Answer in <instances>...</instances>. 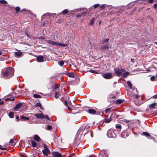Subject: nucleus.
Masks as SVG:
<instances>
[{
    "label": "nucleus",
    "mask_w": 157,
    "mask_h": 157,
    "mask_svg": "<svg viewBox=\"0 0 157 157\" xmlns=\"http://www.w3.org/2000/svg\"><path fill=\"white\" fill-rule=\"evenodd\" d=\"M3 71L2 75L7 78H9L13 75L14 70L13 68L10 67L5 68Z\"/></svg>",
    "instance_id": "nucleus-1"
},
{
    "label": "nucleus",
    "mask_w": 157,
    "mask_h": 157,
    "mask_svg": "<svg viewBox=\"0 0 157 157\" xmlns=\"http://www.w3.org/2000/svg\"><path fill=\"white\" fill-rule=\"evenodd\" d=\"M115 73L118 76H121L123 78H126L129 74L128 71H126L125 70L119 68H115L114 69Z\"/></svg>",
    "instance_id": "nucleus-2"
},
{
    "label": "nucleus",
    "mask_w": 157,
    "mask_h": 157,
    "mask_svg": "<svg viewBox=\"0 0 157 157\" xmlns=\"http://www.w3.org/2000/svg\"><path fill=\"white\" fill-rule=\"evenodd\" d=\"M127 83L129 87L130 90L129 91L128 94H130L132 97H134L136 99L138 98L139 96L137 94V90L132 86V84L130 81H128Z\"/></svg>",
    "instance_id": "nucleus-3"
},
{
    "label": "nucleus",
    "mask_w": 157,
    "mask_h": 157,
    "mask_svg": "<svg viewBox=\"0 0 157 157\" xmlns=\"http://www.w3.org/2000/svg\"><path fill=\"white\" fill-rule=\"evenodd\" d=\"M47 43L52 45L59 46L63 47H66L67 46V44H63L61 43H58L51 40H48L47 41Z\"/></svg>",
    "instance_id": "nucleus-4"
},
{
    "label": "nucleus",
    "mask_w": 157,
    "mask_h": 157,
    "mask_svg": "<svg viewBox=\"0 0 157 157\" xmlns=\"http://www.w3.org/2000/svg\"><path fill=\"white\" fill-rule=\"evenodd\" d=\"M107 135L109 138H115L116 137V135L111 129H110L108 131Z\"/></svg>",
    "instance_id": "nucleus-5"
},
{
    "label": "nucleus",
    "mask_w": 157,
    "mask_h": 157,
    "mask_svg": "<svg viewBox=\"0 0 157 157\" xmlns=\"http://www.w3.org/2000/svg\"><path fill=\"white\" fill-rule=\"evenodd\" d=\"M114 76L112 73H106L102 75L103 77L105 79H109L112 78Z\"/></svg>",
    "instance_id": "nucleus-6"
},
{
    "label": "nucleus",
    "mask_w": 157,
    "mask_h": 157,
    "mask_svg": "<svg viewBox=\"0 0 157 157\" xmlns=\"http://www.w3.org/2000/svg\"><path fill=\"white\" fill-rule=\"evenodd\" d=\"M42 152L43 154L46 156H48L50 153L49 149L46 145L44 146V149L42 150Z\"/></svg>",
    "instance_id": "nucleus-7"
},
{
    "label": "nucleus",
    "mask_w": 157,
    "mask_h": 157,
    "mask_svg": "<svg viewBox=\"0 0 157 157\" xmlns=\"http://www.w3.org/2000/svg\"><path fill=\"white\" fill-rule=\"evenodd\" d=\"M98 157H108L107 153L105 151H101Z\"/></svg>",
    "instance_id": "nucleus-8"
},
{
    "label": "nucleus",
    "mask_w": 157,
    "mask_h": 157,
    "mask_svg": "<svg viewBox=\"0 0 157 157\" xmlns=\"http://www.w3.org/2000/svg\"><path fill=\"white\" fill-rule=\"evenodd\" d=\"M52 154L53 157H63V155L57 152H53L52 153Z\"/></svg>",
    "instance_id": "nucleus-9"
},
{
    "label": "nucleus",
    "mask_w": 157,
    "mask_h": 157,
    "mask_svg": "<svg viewBox=\"0 0 157 157\" xmlns=\"http://www.w3.org/2000/svg\"><path fill=\"white\" fill-rule=\"evenodd\" d=\"M36 60L37 62H41L45 61V59L42 56H39L36 57Z\"/></svg>",
    "instance_id": "nucleus-10"
},
{
    "label": "nucleus",
    "mask_w": 157,
    "mask_h": 157,
    "mask_svg": "<svg viewBox=\"0 0 157 157\" xmlns=\"http://www.w3.org/2000/svg\"><path fill=\"white\" fill-rule=\"evenodd\" d=\"M34 116L39 119L44 118V116L42 113H36L34 114Z\"/></svg>",
    "instance_id": "nucleus-11"
},
{
    "label": "nucleus",
    "mask_w": 157,
    "mask_h": 157,
    "mask_svg": "<svg viewBox=\"0 0 157 157\" xmlns=\"http://www.w3.org/2000/svg\"><path fill=\"white\" fill-rule=\"evenodd\" d=\"M109 43H107L105 44L102 47L100 48V49L101 50L103 49H108L109 48Z\"/></svg>",
    "instance_id": "nucleus-12"
},
{
    "label": "nucleus",
    "mask_w": 157,
    "mask_h": 157,
    "mask_svg": "<svg viewBox=\"0 0 157 157\" xmlns=\"http://www.w3.org/2000/svg\"><path fill=\"white\" fill-rule=\"evenodd\" d=\"M65 74L68 76V77L71 78H74L75 77V75L74 73H66Z\"/></svg>",
    "instance_id": "nucleus-13"
},
{
    "label": "nucleus",
    "mask_w": 157,
    "mask_h": 157,
    "mask_svg": "<svg viewBox=\"0 0 157 157\" xmlns=\"http://www.w3.org/2000/svg\"><path fill=\"white\" fill-rule=\"evenodd\" d=\"M22 104L21 103H19L16 105L14 107V109L16 110H17V109H19L22 106Z\"/></svg>",
    "instance_id": "nucleus-14"
},
{
    "label": "nucleus",
    "mask_w": 157,
    "mask_h": 157,
    "mask_svg": "<svg viewBox=\"0 0 157 157\" xmlns=\"http://www.w3.org/2000/svg\"><path fill=\"white\" fill-rule=\"evenodd\" d=\"M156 103H153L151 104L149 106L150 109H153L155 108V107L156 105Z\"/></svg>",
    "instance_id": "nucleus-15"
},
{
    "label": "nucleus",
    "mask_w": 157,
    "mask_h": 157,
    "mask_svg": "<svg viewBox=\"0 0 157 157\" xmlns=\"http://www.w3.org/2000/svg\"><path fill=\"white\" fill-rule=\"evenodd\" d=\"M112 120V118L111 117L109 118H106L105 119L104 121L105 122L109 123Z\"/></svg>",
    "instance_id": "nucleus-16"
},
{
    "label": "nucleus",
    "mask_w": 157,
    "mask_h": 157,
    "mask_svg": "<svg viewBox=\"0 0 157 157\" xmlns=\"http://www.w3.org/2000/svg\"><path fill=\"white\" fill-rule=\"evenodd\" d=\"M88 113L90 114H94L96 112L93 109H89L88 110Z\"/></svg>",
    "instance_id": "nucleus-17"
},
{
    "label": "nucleus",
    "mask_w": 157,
    "mask_h": 157,
    "mask_svg": "<svg viewBox=\"0 0 157 157\" xmlns=\"http://www.w3.org/2000/svg\"><path fill=\"white\" fill-rule=\"evenodd\" d=\"M116 128L117 129H118L119 131H120L121 128V126L120 124H117L116 125Z\"/></svg>",
    "instance_id": "nucleus-18"
},
{
    "label": "nucleus",
    "mask_w": 157,
    "mask_h": 157,
    "mask_svg": "<svg viewBox=\"0 0 157 157\" xmlns=\"http://www.w3.org/2000/svg\"><path fill=\"white\" fill-rule=\"evenodd\" d=\"M34 139L36 141H39L40 138L37 135H35L34 136Z\"/></svg>",
    "instance_id": "nucleus-19"
},
{
    "label": "nucleus",
    "mask_w": 157,
    "mask_h": 157,
    "mask_svg": "<svg viewBox=\"0 0 157 157\" xmlns=\"http://www.w3.org/2000/svg\"><path fill=\"white\" fill-rule=\"evenodd\" d=\"M142 134L147 137H151L150 135L148 132H144L142 133Z\"/></svg>",
    "instance_id": "nucleus-20"
},
{
    "label": "nucleus",
    "mask_w": 157,
    "mask_h": 157,
    "mask_svg": "<svg viewBox=\"0 0 157 157\" xmlns=\"http://www.w3.org/2000/svg\"><path fill=\"white\" fill-rule=\"evenodd\" d=\"M14 113L13 112H10L9 113V117L10 118H13L14 117Z\"/></svg>",
    "instance_id": "nucleus-21"
},
{
    "label": "nucleus",
    "mask_w": 157,
    "mask_h": 157,
    "mask_svg": "<svg viewBox=\"0 0 157 157\" xmlns=\"http://www.w3.org/2000/svg\"><path fill=\"white\" fill-rule=\"evenodd\" d=\"M31 142L32 144V145L33 147H35L36 146L37 143L35 142L33 140H31Z\"/></svg>",
    "instance_id": "nucleus-22"
},
{
    "label": "nucleus",
    "mask_w": 157,
    "mask_h": 157,
    "mask_svg": "<svg viewBox=\"0 0 157 157\" xmlns=\"http://www.w3.org/2000/svg\"><path fill=\"white\" fill-rule=\"evenodd\" d=\"M50 15V13H47L46 14H45L43 15L42 16L41 18H43L46 17L47 16H48V17Z\"/></svg>",
    "instance_id": "nucleus-23"
},
{
    "label": "nucleus",
    "mask_w": 157,
    "mask_h": 157,
    "mask_svg": "<svg viewBox=\"0 0 157 157\" xmlns=\"http://www.w3.org/2000/svg\"><path fill=\"white\" fill-rule=\"evenodd\" d=\"M22 54V52H15V55L17 56H20Z\"/></svg>",
    "instance_id": "nucleus-24"
},
{
    "label": "nucleus",
    "mask_w": 157,
    "mask_h": 157,
    "mask_svg": "<svg viewBox=\"0 0 157 157\" xmlns=\"http://www.w3.org/2000/svg\"><path fill=\"white\" fill-rule=\"evenodd\" d=\"M9 144L11 145H13L15 144V142L13 139H11L9 142Z\"/></svg>",
    "instance_id": "nucleus-25"
},
{
    "label": "nucleus",
    "mask_w": 157,
    "mask_h": 157,
    "mask_svg": "<svg viewBox=\"0 0 157 157\" xmlns=\"http://www.w3.org/2000/svg\"><path fill=\"white\" fill-rule=\"evenodd\" d=\"M33 97L36 98H41V96L40 95L36 94H34L33 95Z\"/></svg>",
    "instance_id": "nucleus-26"
},
{
    "label": "nucleus",
    "mask_w": 157,
    "mask_h": 157,
    "mask_svg": "<svg viewBox=\"0 0 157 157\" xmlns=\"http://www.w3.org/2000/svg\"><path fill=\"white\" fill-rule=\"evenodd\" d=\"M109 40V39L108 38L104 39L102 40V44H105Z\"/></svg>",
    "instance_id": "nucleus-27"
},
{
    "label": "nucleus",
    "mask_w": 157,
    "mask_h": 157,
    "mask_svg": "<svg viewBox=\"0 0 157 157\" xmlns=\"http://www.w3.org/2000/svg\"><path fill=\"white\" fill-rule=\"evenodd\" d=\"M59 95L57 91H56L54 97L55 98L57 99L59 98Z\"/></svg>",
    "instance_id": "nucleus-28"
},
{
    "label": "nucleus",
    "mask_w": 157,
    "mask_h": 157,
    "mask_svg": "<svg viewBox=\"0 0 157 157\" xmlns=\"http://www.w3.org/2000/svg\"><path fill=\"white\" fill-rule=\"evenodd\" d=\"M123 101L121 99H117L115 101L116 103L120 104L122 103Z\"/></svg>",
    "instance_id": "nucleus-29"
},
{
    "label": "nucleus",
    "mask_w": 157,
    "mask_h": 157,
    "mask_svg": "<svg viewBox=\"0 0 157 157\" xmlns=\"http://www.w3.org/2000/svg\"><path fill=\"white\" fill-rule=\"evenodd\" d=\"M68 12V10L67 9H65L62 11V13L63 14H65Z\"/></svg>",
    "instance_id": "nucleus-30"
},
{
    "label": "nucleus",
    "mask_w": 157,
    "mask_h": 157,
    "mask_svg": "<svg viewBox=\"0 0 157 157\" xmlns=\"http://www.w3.org/2000/svg\"><path fill=\"white\" fill-rule=\"evenodd\" d=\"M21 119L23 120H28L29 119V118L27 117H25L23 116H21Z\"/></svg>",
    "instance_id": "nucleus-31"
},
{
    "label": "nucleus",
    "mask_w": 157,
    "mask_h": 157,
    "mask_svg": "<svg viewBox=\"0 0 157 157\" xmlns=\"http://www.w3.org/2000/svg\"><path fill=\"white\" fill-rule=\"evenodd\" d=\"M64 62L63 61L61 60L59 61V64L61 66H62L64 64Z\"/></svg>",
    "instance_id": "nucleus-32"
},
{
    "label": "nucleus",
    "mask_w": 157,
    "mask_h": 157,
    "mask_svg": "<svg viewBox=\"0 0 157 157\" xmlns=\"http://www.w3.org/2000/svg\"><path fill=\"white\" fill-rule=\"evenodd\" d=\"M106 5L105 4H103L100 6V8L101 10H102L105 8Z\"/></svg>",
    "instance_id": "nucleus-33"
},
{
    "label": "nucleus",
    "mask_w": 157,
    "mask_h": 157,
    "mask_svg": "<svg viewBox=\"0 0 157 157\" xmlns=\"http://www.w3.org/2000/svg\"><path fill=\"white\" fill-rule=\"evenodd\" d=\"M36 107H39L40 108L41 107V105L40 103H37L35 105Z\"/></svg>",
    "instance_id": "nucleus-34"
},
{
    "label": "nucleus",
    "mask_w": 157,
    "mask_h": 157,
    "mask_svg": "<svg viewBox=\"0 0 157 157\" xmlns=\"http://www.w3.org/2000/svg\"><path fill=\"white\" fill-rule=\"evenodd\" d=\"M94 18H92L90 21V25H93V24H94Z\"/></svg>",
    "instance_id": "nucleus-35"
},
{
    "label": "nucleus",
    "mask_w": 157,
    "mask_h": 157,
    "mask_svg": "<svg viewBox=\"0 0 157 157\" xmlns=\"http://www.w3.org/2000/svg\"><path fill=\"white\" fill-rule=\"evenodd\" d=\"M0 3L6 4L7 2L5 0H0Z\"/></svg>",
    "instance_id": "nucleus-36"
},
{
    "label": "nucleus",
    "mask_w": 157,
    "mask_h": 157,
    "mask_svg": "<svg viewBox=\"0 0 157 157\" xmlns=\"http://www.w3.org/2000/svg\"><path fill=\"white\" fill-rule=\"evenodd\" d=\"M52 129V127L51 125H48L47 127V129L48 130H50Z\"/></svg>",
    "instance_id": "nucleus-37"
},
{
    "label": "nucleus",
    "mask_w": 157,
    "mask_h": 157,
    "mask_svg": "<svg viewBox=\"0 0 157 157\" xmlns=\"http://www.w3.org/2000/svg\"><path fill=\"white\" fill-rule=\"evenodd\" d=\"M100 6V5L99 4H95L94 6V9H96L99 7Z\"/></svg>",
    "instance_id": "nucleus-38"
},
{
    "label": "nucleus",
    "mask_w": 157,
    "mask_h": 157,
    "mask_svg": "<svg viewBox=\"0 0 157 157\" xmlns=\"http://www.w3.org/2000/svg\"><path fill=\"white\" fill-rule=\"evenodd\" d=\"M15 10L16 11V12L17 13L20 10V8L18 7H17L15 8Z\"/></svg>",
    "instance_id": "nucleus-39"
},
{
    "label": "nucleus",
    "mask_w": 157,
    "mask_h": 157,
    "mask_svg": "<svg viewBox=\"0 0 157 157\" xmlns=\"http://www.w3.org/2000/svg\"><path fill=\"white\" fill-rule=\"evenodd\" d=\"M58 88L57 87V84L56 83H55L54 84V89H56Z\"/></svg>",
    "instance_id": "nucleus-40"
},
{
    "label": "nucleus",
    "mask_w": 157,
    "mask_h": 157,
    "mask_svg": "<svg viewBox=\"0 0 157 157\" xmlns=\"http://www.w3.org/2000/svg\"><path fill=\"white\" fill-rule=\"evenodd\" d=\"M89 71L92 73H97V72L96 71H95L94 70H90Z\"/></svg>",
    "instance_id": "nucleus-41"
},
{
    "label": "nucleus",
    "mask_w": 157,
    "mask_h": 157,
    "mask_svg": "<svg viewBox=\"0 0 157 157\" xmlns=\"http://www.w3.org/2000/svg\"><path fill=\"white\" fill-rule=\"evenodd\" d=\"M122 121L124 122L128 123V122H129L130 121L125 119L123 120Z\"/></svg>",
    "instance_id": "nucleus-42"
},
{
    "label": "nucleus",
    "mask_w": 157,
    "mask_h": 157,
    "mask_svg": "<svg viewBox=\"0 0 157 157\" xmlns=\"http://www.w3.org/2000/svg\"><path fill=\"white\" fill-rule=\"evenodd\" d=\"M111 109V108H108L106 109L105 110V113H108L109 111Z\"/></svg>",
    "instance_id": "nucleus-43"
},
{
    "label": "nucleus",
    "mask_w": 157,
    "mask_h": 157,
    "mask_svg": "<svg viewBox=\"0 0 157 157\" xmlns=\"http://www.w3.org/2000/svg\"><path fill=\"white\" fill-rule=\"evenodd\" d=\"M44 117H45L44 118H45L46 119L49 121L50 120V118L48 116L46 115L45 116H44Z\"/></svg>",
    "instance_id": "nucleus-44"
},
{
    "label": "nucleus",
    "mask_w": 157,
    "mask_h": 157,
    "mask_svg": "<svg viewBox=\"0 0 157 157\" xmlns=\"http://www.w3.org/2000/svg\"><path fill=\"white\" fill-rule=\"evenodd\" d=\"M6 148L3 147H2V146L1 145H0V149L2 150H6Z\"/></svg>",
    "instance_id": "nucleus-45"
},
{
    "label": "nucleus",
    "mask_w": 157,
    "mask_h": 157,
    "mask_svg": "<svg viewBox=\"0 0 157 157\" xmlns=\"http://www.w3.org/2000/svg\"><path fill=\"white\" fill-rule=\"evenodd\" d=\"M150 79L152 81H153L155 79V77L154 76H152L151 77Z\"/></svg>",
    "instance_id": "nucleus-46"
},
{
    "label": "nucleus",
    "mask_w": 157,
    "mask_h": 157,
    "mask_svg": "<svg viewBox=\"0 0 157 157\" xmlns=\"http://www.w3.org/2000/svg\"><path fill=\"white\" fill-rule=\"evenodd\" d=\"M4 103V101H2V99L0 98V105L3 104Z\"/></svg>",
    "instance_id": "nucleus-47"
},
{
    "label": "nucleus",
    "mask_w": 157,
    "mask_h": 157,
    "mask_svg": "<svg viewBox=\"0 0 157 157\" xmlns=\"http://www.w3.org/2000/svg\"><path fill=\"white\" fill-rule=\"evenodd\" d=\"M152 98L154 99H157V94L153 96Z\"/></svg>",
    "instance_id": "nucleus-48"
},
{
    "label": "nucleus",
    "mask_w": 157,
    "mask_h": 157,
    "mask_svg": "<svg viewBox=\"0 0 157 157\" xmlns=\"http://www.w3.org/2000/svg\"><path fill=\"white\" fill-rule=\"evenodd\" d=\"M154 0H148V2L149 3H152L153 2Z\"/></svg>",
    "instance_id": "nucleus-49"
},
{
    "label": "nucleus",
    "mask_w": 157,
    "mask_h": 157,
    "mask_svg": "<svg viewBox=\"0 0 157 157\" xmlns=\"http://www.w3.org/2000/svg\"><path fill=\"white\" fill-rule=\"evenodd\" d=\"M154 7L155 8H156L157 7V3L155 4L154 5Z\"/></svg>",
    "instance_id": "nucleus-50"
},
{
    "label": "nucleus",
    "mask_w": 157,
    "mask_h": 157,
    "mask_svg": "<svg viewBox=\"0 0 157 157\" xmlns=\"http://www.w3.org/2000/svg\"><path fill=\"white\" fill-rule=\"evenodd\" d=\"M64 104L66 105H67V101H65L64 102Z\"/></svg>",
    "instance_id": "nucleus-51"
},
{
    "label": "nucleus",
    "mask_w": 157,
    "mask_h": 157,
    "mask_svg": "<svg viewBox=\"0 0 157 157\" xmlns=\"http://www.w3.org/2000/svg\"><path fill=\"white\" fill-rule=\"evenodd\" d=\"M68 109L70 111L71 110V108L69 106H68Z\"/></svg>",
    "instance_id": "nucleus-52"
},
{
    "label": "nucleus",
    "mask_w": 157,
    "mask_h": 157,
    "mask_svg": "<svg viewBox=\"0 0 157 157\" xmlns=\"http://www.w3.org/2000/svg\"><path fill=\"white\" fill-rule=\"evenodd\" d=\"M9 99L10 100H11V101H13L14 100V98H13L12 99H10V98H9Z\"/></svg>",
    "instance_id": "nucleus-53"
},
{
    "label": "nucleus",
    "mask_w": 157,
    "mask_h": 157,
    "mask_svg": "<svg viewBox=\"0 0 157 157\" xmlns=\"http://www.w3.org/2000/svg\"><path fill=\"white\" fill-rule=\"evenodd\" d=\"M83 16H85V15L86 14V13L85 12H84L83 13Z\"/></svg>",
    "instance_id": "nucleus-54"
},
{
    "label": "nucleus",
    "mask_w": 157,
    "mask_h": 157,
    "mask_svg": "<svg viewBox=\"0 0 157 157\" xmlns=\"http://www.w3.org/2000/svg\"><path fill=\"white\" fill-rule=\"evenodd\" d=\"M19 117L18 116H17L16 117V118L17 119H19Z\"/></svg>",
    "instance_id": "nucleus-55"
},
{
    "label": "nucleus",
    "mask_w": 157,
    "mask_h": 157,
    "mask_svg": "<svg viewBox=\"0 0 157 157\" xmlns=\"http://www.w3.org/2000/svg\"><path fill=\"white\" fill-rule=\"evenodd\" d=\"M81 15H78V16L77 17H81Z\"/></svg>",
    "instance_id": "nucleus-56"
},
{
    "label": "nucleus",
    "mask_w": 157,
    "mask_h": 157,
    "mask_svg": "<svg viewBox=\"0 0 157 157\" xmlns=\"http://www.w3.org/2000/svg\"><path fill=\"white\" fill-rule=\"evenodd\" d=\"M2 54V53H1V52H0V55H1Z\"/></svg>",
    "instance_id": "nucleus-57"
},
{
    "label": "nucleus",
    "mask_w": 157,
    "mask_h": 157,
    "mask_svg": "<svg viewBox=\"0 0 157 157\" xmlns=\"http://www.w3.org/2000/svg\"><path fill=\"white\" fill-rule=\"evenodd\" d=\"M155 43L156 44H157V42H155Z\"/></svg>",
    "instance_id": "nucleus-58"
},
{
    "label": "nucleus",
    "mask_w": 157,
    "mask_h": 157,
    "mask_svg": "<svg viewBox=\"0 0 157 157\" xmlns=\"http://www.w3.org/2000/svg\"><path fill=\"white\" fill-rule=\"evenodd\" d=\"M156 76L157 77V74H156Z\"/></svg>",
    "instance_id": "nucleus-59"
},
{
    "label": "nucleus",
    "mask_w": 157,
    "mask_h": 157,
    "mask_svg": "<svg viewBox=\"0 0 157 157\" xmlns=\"http://www.w3.org/2000/svg\"><path fill=\"white\" fill-rule=\"evenodd\" d=\"M27 36H28V37L29 36H28V34H27Z\"/></svg>",
    "instance_id": "nucleus-60"
},
{
    "label": "nucleus",
    "mask_w": 157,
    "mask_h": 157,
    "mask_svg": "<svg viewBox=\"0 0 157 157\" xmlns=\"http://www.w3.org/2000/svg\"><path fill=\"white\" fill-rule=\"evenodd\" d=\"M40 94H42V93H40Z\"/></svg>",
    "instance_id": "nucleus-61"
},
{
    "label": "nucleus",
    "mask_w": 157,
    "mask_h": 157,
    "mask_svg": "<svg viewBox=\"0 0 157 157\" xmlns=\"http://www.w3.org/2000/svg\"><path fill=\"white\" fill-rule=\"evenodd\" d=\"M54 14V15H55V13H54V14Z\"/></svg>",
    "instance_id": "nucleus-62"
}]
</instances>
